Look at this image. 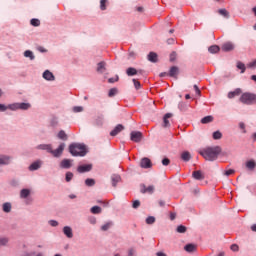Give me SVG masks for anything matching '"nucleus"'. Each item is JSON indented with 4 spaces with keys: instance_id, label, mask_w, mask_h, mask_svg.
Listing matches in <instances>:
<instances>
[{
    "instance_id": "f3484780",
    "label": "nucleus",
    "mask_w": 256,
    "mask_h": 256,
    "mask_svg": "<svg viewBox=\"0 0 256 256\" xmlns=\"http://www.w3.org/2000/svg\"><path fill=\"white\" fill-rule=\"evenodd\" d=\"M62 231L68 239H73V228L71 226H64Z\"/></svg>"
},
{
    "instance_id": "ea45409f",
    "label": "nucleus",
    "mask_w": 256,
    "mask_h": 256,
    "mask_svg": "<svg viewBox=\"0 0 256 256\" xmlns=\"http://www.w3.org/2000/svg\"><path fill=\"white\" fill-rule=\"evenodd\" d=\"M107 5H109V0H100L101 11H107Z\"/></svg>"
},
{
    "instance_id": "f704fd0d",
    "label": "nucleus",
    "mask_w": 256,
    "mask_h": 256,
    "mask_svg": "<svg viewBox=\"0 0 256 256\" xmlns=\"http://www.w3.org/2000/svg\"><path fill=\"white\" fill-rule=\"evenodd\" d=\"M101 211H102L101 206H93L90 209V212L92 213V215H99L101 214Z\"/></svg>"
},
{
    "instance_id": "8fccbe9b",
    "label": "nucleus",
    "mask_w": 256,
    "mask_h": 256,
    "mask_svg": "<svg viewBox=\"0 0 256 256\" xmlns=\"http://www.w3.org/2000/svg\"><path fill=\"white\" fill-rule=\"evenodd\" d=\"M132 82L134 83V87L137 91H139V89H141V82H139L137 79L133 78Z\"/></svg>"
},
{
    "instance_id": "6e6d98bb",
    "label": "nucleus",
    "mask_w": 256,
    "mask_h": 256,
    "mask_svg": "<svg viewBox=\"0 0 256 256\" xmlns=\"http://www.w3.org/2000/svg\"><path fill=\"white\" fill-rule=\"evenodd\" d=\"M48 224L51 226V227H59V222L57 220H49L48 221Z\"/></svg>"
},
{
    "instance_id": "0eeeda50",
    "label": "nucleus",
    "mask_w": 256,
    "mask_h": 256,
    "mask_svg": "<svg viewBox=\"0 0 256 256\" xmlns=\"http://www.w3.org/2000/svg\"><path fill=\"white\" fill-rule=\"evenodd\" d=\"M73 167V159L64 158L59 163V169H71Z\"/></svg>"
},
{
    "instance_id": "1a4fd4ad",
    "label": "nucleus",
    "mask_w": 256,
    "mask_h": 256,
    "mask_svg": "<svg viewBox=\"0 0 256 256\" xmlns=\"http://www.w3.org/2000/svg\"><path fill=\"white\" fill-rule=\"evenodd\" d=\"M140 167L142 169H151V167H153V162H151V159L144 157L140 160Z\"/></svg>"
},
{
    "instance_id": "ddd939ff",
    "label": "nucleus",
    "mask_w": 256,
    "mask_h": 256,
    "mask_svg": "<svg viewBox=\"0 0 256 256\" xmlns=\"http://www.w3.org/2000/svg\"><path fill=\"white\" fill-rule=\"evenodd\" d=\"M147 59L148 61H150V63H159V55L157 54V52H149L147 55Z\"/></svg>"
},
{
    "instance_id": "aec40b11",
    "label": "nucleus",
    "mask_w": 256,
    "mask_h": 256,
    "mask_svg": "<svg viewBox=\"0 0 256 256\" xmlns=\"http://www.w3.org/2000/svg\"><path fill=\"white\" fill-rule=\"evenodd\" d=\"M42 162L41 160H36L30 166L28 167L29 171H38V169H41Z\"/></svg>"
},
{
    "instance_id": "69168bd1",
    "label": "nucleus",
    "mask_w": 256,
    "mask_h": 256,
    "mask_svg": "<svg viewBox=\"0 0 256 256\" xmlns=\"http://www.w3.org/2000/svg\"><path fill=\"white\" fill-rule=\"evenodd\" d=\"M140 187H141L140 193H143V194L147 193V186H145V184H140Z\"/></svg>"
},
{
    "instance_id": "a878e982",
    "label": "nucleus",
    "mask_w": 256,
    "mask_h": 256,
    "mask_svg": "<svg viewBox=\"0 0 256 256\" xmlns=\"http://www.w3.org/2000/svg\"><path fill=\"white\" fill-rule=\"evenodd\" d=\"M104 119L105 116H103V114L98 115L94 121V125H96L97 127L103 126Z\"/></svg>"
},
{
    "instance_id": "de8ad7c7",
    "label": "nucleus",
    "mask_w": 256,
    "mask_h": 256,
    "mask_svg": "<svg viewBox=\"0 0 256 256\" xmlns=\"http://www.w3.org/2000/svg\"><path fill=\"white\" fill-rule=\"evenodd\" d=\"M51 127H57L59 125V119L57 117H53L50 121Z\"/></svg>"
},
{
    "instance_id": "393cba45",
    "label": "nucleus",
    "mask_w": 256,
    "mask_h": 256,
    "mask_svg": "<svg viewBox=\"0 0 256 256\" xmlns=\"http://www.w3.org/2000/svg\"><path fill=\"white\" fill-rule=\"evenodd\" d=\"M184 250L187 253H194V251H197V246L193 243H189L184 246Z\"/></svg>"
},
{
    "instance_id": "13d9d810",
    "label": "nucleus",
    "mask_w": 256,
    "mask_h": 256,
    "mask_svg": "<svg viewBox=\"0 0 256 256\" xmlns=\"http://www.w3.org/2000/svg\"><path fill=\"white\" fill-rule=\"evenodd\" d=\"M233 174H235V169H229L224 172V175H226V177H229L230 175Z\"/></svg>"
},
{
    "instance_id": "bf43d9fd",
    "label": "nucleus",
    "mask_w": 256,
    "mask_h": 256,
    "mask_svg": "<svg viewBox=\"0 0 256 256\" xmlns=\"http://www.w3.org/2000/svg\"><path fill=\"white\" fill-rule=\"evenodd\" d=\"M119 81V75H116L115 78H109L108 83H117Z\"/></svg>"
},
{
    "instance_id": "72a5a7b5",
    "label": "nucleus",
    "mask_w": 256,
    "mask_h": 256,
    "mask_svg": "<svg viewBox=\"0 0 256 256\" xmlns=\"http://www.w3.org/2000/svg\"><path fill=\"white\" fill-rule=\"evenodd\" d=\"M219 15H222V17H225V19H229V17H231V15L229 14V11H227V9L225 8H221L218 10Z\"/></svg>"
},
{
    "instance_id": "0e129e2a",
    "label": "nucleus",
    "mask_w": 256,
    "mask_h": 256,
    "mask_svg": "<svg viewBox=\"0 0 256 256\" xmlns=\"http://www.w3.org/2000/svg\"><path fill=\"white\" fill-rule=\"evenodd\" d=\"M230 249H231V251L237 252V251H239V245H237V244H232V245L230 246Z\"/></svg>"
},
{
    "instance_id": "cd10ccee",
    "label": "nucleus",
    "mask_w": 256,
    "mask_h": 256,
    "mask_svg": "<svg viewBox=\"0 0 256 256\" xmlns=\"http://www.w3.org/2000/svg\"><path fill=\"white\" fill-rule=\"evenodd\" d=\"M256 167V162L255 160H248L246 161V168L248 171H253Z\"/></svg>"
},
{
    "instance_id": "7ed1b4c3",
    "label": "nucleus",
    "mask_w": 256,
    "mask_h": 256,
    "mask_svg": "<svg viewBox=\"0 0 256 256\" xmlns=\"http://www.w3.org/2000/svg\"><path fill=\"white\" fill-rule=\"evenodd\" d=\"M29 111L31 109V103L29 102H16L9 105L1 104V112L6 113V115H11L9 111Z\"/></svg>"
},
{
    "instance_id": "052dcab7",
    "label": "nucleus",
    "mask_w": 256,
    "mask_h": 256,
    "mask_svg": "<svg viewBox=\"0 0 256 256\" xmlns=\"http://www.w3.org/2000/svg\"><path fill=\"white\" fill-rule=\"evenodd\" d=\"M35 255H37V253L35 251L22 253V256H35Z\"/></svg>"
},
{
    "instance_id": "79ce46f5",
    "label": "nucleus",
    "mask_w": 256,
    "mask_h": 256,
    "mask_svg": "<svg viewBox=\"0 0 256 256\" xmlns=\"http://www.w3.org/2000/svg\"><path fill=\"white\" fill-rule=\"evenodd\" d=\"M86 187H95V179L93 178H87L85 180Z\"/></svg>"
},
{
    "instance_id": "39448f33",
    "label": "nucleus",
    "mask_w": 256,
    "mask_h": 256,
    "mask_svg": "<svg viewBox=\"0 0 256 256\" xmlns=\"http://www.w3.org/2000/svg\"><path fill=\"white\" fill-rule=\"evenodd\" d=\"M239 101L243 103V105H256V94L245 92L240 96Z\"/></svg>"
},
{
    "instance_id": "774afa93",
    "label": "nucleus",
    "mask_w": 256,
    "mask_h": 256,
    "mask_svg": "<svg viewBox=\"0 0 256 256\" xmlns=\"http://www.w3.org/2000/svg\"><path fill=\"white\" fill-rule=\"evenodd\" d=\"M239 127H240V129L243 130V133H247V130H245V123L240 122V123H239Z\"/></svg>"
},
{
    "instance_id": "f03ea898",
    "label": "nucleus",
    "mask_w": 256,
    "mask_h": 256,
    "mask_svg": "<svg viewBox=\"0 0 256 256\" xmlns=\"http://www.w3.org/2000/svg\"><path fill=\"white\" fill-rule=\"evenodd\" d=\"M65 142H62L59 144L57 149L53 150L52 144H40L36 147L39 151H46L47 153H50L55 159H59L63 155V152L65 151Z\"/></svg>"
},
{
    "instance_id": "6ab92c4d",
    "label": "nucleus",
    "mask_w": 256,
    "mask_h": 256,
    "mask_svg": "<svg viewBox=\"0 0 256 256\" xmlns=\"http://www.w3.org/2000/svg\"><path fill=\"white\" fill-rule=\"evenodd\" d=\"M171 117H173V113H166L164 116H163V124H162V127H171V123H169V119H171Z\"/></svg>"
},
{
    "instance_id": "58836bf2",
    "label": "nucleus",
    "mask_w": 256,
    "mask_h": 256,
    "mask_svg": "<svg viewBox=\"0 0 256 256\" xmlns=\"http://www.w3.org/2000/svg\"><path fill=\"white\" fill-rule=\"evenodd\" d=\"M74 174L71 171L66 172L65 174V181L66 183H71L73 181Z\"/></svg>"
},
{
    "instance_id": "e2e57ef3",
    "label": "nucleus",
    "mask_w": 256,
    "mask_h": 256,
    "mask_svg": "<svg viewBox=\"0 0 256 256\" xmlns=\"http://www.w3.org/2000/svg\"><path fill=\"white\" fill-rule=\"evenodd\" d=\"M196 95H198L199 97H201V89H199V86H197L196 84L193 86Z\"/></svg>"
},
{
    "instance_id": "c756f323",
    "label": "nucleus",
    "mask_w": 256,
    "mask_h": 256,
    "mask_svg": "<svg viewBox=\"0 0 256 256\" xmlns=\"http://www.w3.org/2000/svg\"><path fill=\"white\" fill-rule=\"evenodd\" d=\"M29 195H31V190L24 188L20 191V197L21 199H27V197H29Z\"/></svg>"
},
{
    "instance_id": "f8f14e48",
    "label": "nucleus",
    "mask_w": 256,
    "mask_h": 256,
    "mask_svg": "<svg viewBox=\"0 0 256 256\" xmlns=\"http://www.w3.org/2000/svg\"><path fill=\"white\" fill-rule=\"evenodd\" d=\"M121 131H125V126L123 124H118L116 127L110 132L111 137H117Z\"/></svg>"
},
{
    "instance_id": "a18cd8bd",
    "label": "nucleus",
    "mask_w": 256,
    "mask_h": 256,
    "mask_svg": "<svg viewBox=\"0 0 256 256\" xmlns=\"http://www.w3.org/2000/svg\"><path fill=\"white\" fill-rule=\"evenodd\" d=\"M169 61H170V63H175V61H177V52L176 51H172L170 53Z\"/></svg>"
},
{
    "instance_id": "7c9ffc66",
    "label": "nucleus",
    "mask_w": 256,
    "mask_h": 256,
    "mask_svg": "<svg viewBox=\"0 0 256 256\" xmlns=\"http://www.w3.org/2000/svg\"><path fill=\"white\" fill-rule=\"evenodd\" d=\"M12 207L13 206L10 202H5L4 204H2V210L4 211V213H11Z\"/></svg>"
},
{
    "instance_id": "20e7f679",
    "label": "nucleus",
    "mask_w": 256,
    "mask_h": 256,
    "mask_svg": "<svg viewBox=\"0 0 256 256\" xmlns=\"http://www.w3.org/2000/svg\"><path fill=\"white\" fill-rule=\"evenodd\" d=\"M68 152L72 157H85L89 153V148L85 143L74 142L68 146Z\"/></svg>"
},
{
    "instance_id": "9b49d317",
    "label": "nucleus",
    "mask_w": 256,
    "mask_h": 256,
    "mask_svg": "<svg viewBox=\"0 0 256 256\" xmlns=\"http://www.w3.org/2000/svg\"><path fill=\"white\" fill-rule=\"evenodd\" d=\"M179 73L180 71L177 66H171L168 72V77H172V79H178Z\"/></svg>"
},
{
    "instance_id": "9d476101",
    "label": "nucleus",
    "mask_w": 256,
    "mask_h": 256,
    "mask_svg": "<svg viewBox=\"0 0 256 256\" xmlns=\"http://www.w3.org/2000/svg\"><path fill=\"white\" fill-rule=\"evenodd\" d=\"M221 49L224 53H230V51L235 50V44H233V42L231 41L225 42L224 44H222Z\"/></svg>"
},
{
    "instance_id": "2eb2a0df",
    "label": "nucleus",
    "mask_w": 256,
    "mask_h": 256,
    "mask_svg": "<svg viewBox=\"0 0 256 256\" xmlns=\"http://www.w3.org/2000/svg\"><path fill=\"white\" fill-rule=\"evenodd\" d=\"M97 73H105L107 71V62L105 61H101L97 64V68H96Z\"/></svg>"
},
{
    "instance_id": "37998d69",
    "label": "nucleus",
    "mask_w": 256,
    "mask_h": 256,
    "mask_svg": "<svg viewBox=\"0 0 256 256\" xmlns=\"http://www.w3.org/2000/svg\"><path fill=\"white\" fill-rule=\"evenodd\" d=\"M119 93V89L114 87V88H111L108 92V97H115V95H118Z\"/></svg>"
},
{
    "instance_id": "09e8293b",
    "label": "nucleus",
    "mask_w": 256,
    "mask_h": 256,
    "mask_svg": "<svg viewBox=\"0 0 256 256\" xmlns=\"http://www.w3.org/2000/svg\"><path fill=\"white\" fill-rule=\"evenodd\" d=\"M111 225H113V223L108 222L104 225L101 226V231H109V229L111 228Z\"/></svg>"
},
{
    "instance_id": "a211bd4d",
    "label": "nucleus",
    "mask_w": 256,
    "mask_h": 256,
    "mask_svg": "<svg viewBox=\"0 0 256 256\" xmlns=\"http://www.w3.org/2000/svg\"><path fill=\"white\" fill-rule=\"evenodd\" d=\"M193 179H196V181H203L205 179V175L201 170H196L192 172Z\"/></svg>"
},
{
    "instance_id": "4468645a",
    "label": "nucleus",
    "mask_w": 256,
    "mask_h": 256,
    "mask_svg": "<svg viewBox=\"0 0 256 256\" xmlns=\"http://www.w3.org/2000/svg\"><path fill=\"white\" fill-rule=\"evenodd\" d=\"M42 77L45 79V81H55V75L49 70H45L42 74Z\"/></svg>"
},
{
    "instance_id": "4d7b16f0",
    "label": "nucleus",
    "mask_w": 256,
    "mask_h": 256,
    "mask_svg": "<svg viewBox=\"0 0 256 256\" xmlns=\"http://www.w3.org/2000/svg\"><path fill=\"white\" fill-rule=\"evenodd\" d=\"M7 243H9V238H7V237L1 238V245L3 247L7 246Z\"/></svg>"
},
{
    "instance_id": "c03bdc74",
    "label": "nucleus",
    "mask_w": 256,
    "mask_h": 256,
    "mask_svg": "<svg viewBox=\"0 0 256 256\" xmlns=\"http://www.w3.org/2000/svg\"><path fill=\"white\" fill-rule=\"evenodd\" d=\"M30 25H32V27H39V25H41V20L37 18H32L30 20Z\"/></svg>"
},
{
    "instance_id": "4c0bfd02",
    "label": "nucleus",
    "mask_w": 256,
    "mask_h": 256,
    "mask_svg": "<svg viewBox=\"0 0 256 256\" xmlns=\"http://www.w3.org/2000/svg\"><path fill=\"white\" fill-rule=\"evenodd\" d=\"M237 69L241 70V73H245L247 71V67L245 66V63L238 61L236 64Z\"/></svg>"
},
{
    "instance_id": "473e14b6",
    "label": "nucleus",
    "mask_w": 256,
    "mask_h": 256,
    "mask_svg": "<svg viewBox=\"0 0 256 256\" xmlns=\"http://www.w3.org/2000/svg\"><path fill=\"white\" fill-rule=\"evenodd\" d=\"M24 57L30 59V61H35V54H33V51L31 50H26L24 52Z\"/></svg>"
},
{
    "instance_id": "dca6fc26",
    "label": "nucleus",
    "mask_w": 256,
    "mask_h": 256,
    "mask_svg": "<svg viewBox=\"0 0 256 256\" xmlns=\"http://www.w3.org/2000/svg\"><path fill=\"white\" fill-rule=\"evenodd\" d=\"M13 162V156L1 155V165H11Z\"/></svg>"
},
{
    "instance_id": "a19ab883",
    "label": "nucleus",
    "mask_w": 256,
    "mask_h": 256,
    "mask_svg": "<svg viewBox=\"0 0 256 256\" xmlns=\"http://www.w3.org/2000/svg\"><path fill=\"white\" fill-rule=\"evenodd\" d=\"M176 233H187V227L183 224H180L176 228Z\"/></svg>"
},
{
    "instance_id": "864d4df0",
    "label": "nucleus",
    "mask_w": 256,
    "mask_h": 256,
    "mask_svg": "<svg viewBox=\"0 0 256 256\" xmlns=\"http://www.w3.org/2000/svg\"><path fill=\"white\" fill-rule=\"evenodd\" d=\"M83 106H74L73 107V113H83Z\"/></svg>"
},
{
    "instance_id": "680f3d73",
    "label": "nucleus",
    "mask_w": 256,
    "mask_h": 256,
    "mask_svg": "<svg viewBox=\"0 0 256 256\" xmlns=\"http://www.w3.org/2000/svg\"><path fill=\"white\" fill-rule=\"evenodd\" d=\"M10 185L12 187H19V180H15V179L11 180Z\"/></svg>"
},
{
    "instance_id": "4be33fe9",
    "label": "nucleus",
    "mask_w": 256,
    "mask_h": 256,
    "mask_svg": "<svg viewBox=\"0 0 256 256\" xmlns=\"http://www.w3.org/2000/svg\"><path fill=\"white\" fill-rule=\"evenodd\" d=\"M111 183L112 187H117V183H121V175L119 174H112L111 175Z\"/></svg>"
},
{
    "instance_id": "bb28decb",
    "label": "nucleus",
    "mask_w": 256,
    "mask_h": 256,
    "mask_svg": "<svg viewBox=\"0 0 256 256\" xmlns=\"http://www.w3.org/2000/svg\"><path fill=\"white\" fill-rule=\"evenodd\" d=\"M208 51L212 55H215L221 51V47H219V45H212V46L208 47Z\"/></svg>"
},
{
    "instance_id": "2f4dec72",
    "label": "nucleus",
    "mask_w": 256,
    "mask_h": 256,
    "mask_svg": "<svg viewBox=\"0 0 256 256\" xmlns=\"http://www.w3.org/2000/svg\"><path fill=\"white\" fill-rule=\"evenodd\" d=\"M213 119V116L208 115L203 117L200 122L202 123V125H207L208 123H213Z\"/></svg>"
},
{
    "instance_id": "3c124183",
    "label": "nucleus",
    "mask_w": 256,
    "mask_h": 256,
    "mask_svg": "<svg viewBox=\"0 0 256 256\" xmlns=\"http://www.w3.org/2000/svg\"><path fill=\"white\" fill-rule=\"evenodd\" d=\"M141 207V201L139 200H134L132 202V209H139Z\"/></svg>"
},
{
    "instance_id": "c9c22d12",
    "label": "nucleus",
    "mask_w": 256,
    "mask_h": 256,
    "mask_svg": "<svg viewBox=\"0 0 256 256\" xmlns=\"http://www.w3.org/2000/svg\"><path fill=\"white\" fill-rule=\"evenodd\" d=\"M212 137H213L214 141H219V139L223 138V133H221V131H219V130L214 131L212 134Z\"/></svg>"
},
{
    "instance_id": "e433bc0d",
    "label": "nucleus",
    "mask_w": 256,
    "mask_h": 256,
    "mask_svg": "<svg viewBox=\"0 0 256 256\" xmlns=\"http://www.w3.org/2000/svg\"><path fill=\"white\" fill-rule=\"evenodd\" d=\"M178 109H179V111L185 112L189 109V105L185 102H180L178 104Z\"/></svg>"
},
{
    "instance_id": "b1692460",
    "label": "nucleus",
    "mask_w": 256,
    "mask_h": 256,
    "mask_svg": "<svg viewBox=\"0 0 256 256\" xmlns=\"http://www.w3.org/2000/svg\"><path fill=\"white\" fill-rule=\"evenodd\" d=\"M126 75L128 77H135V75H139V71H137V69L134 67H128L126 69Z\"/></svg>"
},
{
    "instance_id": "603ef678",
    "label": "nucleus",
    "mask_w": 256,
    "mask_h": 256,
    "mask_svg": "<svg viewBox=\"0 0 256 256\" xmlns=\"http://www.w3.org/2000/svg\"><path fill=\"white\" fill-rule=\"evenodd\" d=\"M171 164V160L168 158V157H164L163 159H162V165L164 166V167H167V166H169Z\"/></svg>"
},
{
    "instance_id": "338daca9",
    "label": "nucleus",
    "mask_w": 256,
    "mask_h": 256,
    "mask_svg": "<svg viewBox=\"0 0 256 256\" xmlns=\"http://www.w3.org/2000/svg\"><path fill=\"white\" fill-rule=\"evenodd\" d=\"M250 69H256V59L248 64Z\"/></svg>"
},
{
    "instance_id": "5fc2aeb1",
    "label": "nucleus",
    "mask_w": 256,
    "mask_h": 256,
    "mask_svg": "<svg viewBox=\"0 0 256 256\" xmlns=\"http://www.w3.org/2000/svg\"><path fill=\"white\" fill-rule=\"evenodd\" d=\"M146 193H149V195H153L155 193V186L150 185L146 188Z\"/></svg>"
},
{
    "instance_id": "49530a36",
    "label": "nucleus",
    "mask_w": 256,
    "mask_h": 256,
    "mask_svg": "<svg viewBox=\"0 0 256 256\" xmlns=\"http://www.w3.org/2000/svg\"><path fill=\"white\" fill-rule=\"evenodd\" d=\"M155 221H156L155 216H148L146 218V224L147 225H153L155 223Z\"/></svg>"
},
{
    "instance_id": "c85d7f7f",
    "label": "nucleus",
    "mask_w": 256,
    "mask_h": 256,
    "mask_svg": "<svg viewBox=\"0 0 256 256\" xmlns=\"http://www.w3.org/2000/svg\"><path fill=\"white\" fill-rule=\"evenodd\" d=\"M57 137L61 141H67L69 139V136L67 135V133H65V130H60L57 134Z\"/></svg>"
},
{
    "instance_id": "6e6552de",
    "label": "nucleus",
    "mask_w": 256,
    "mask_h": 256,
    "mask_svg": "<svg viewBox=\"0 0 256 256\" xmlns=\"http://www.w3.org/2000/svg\"><path fill=\"white\" fill-rule=\"evenodd\" d=\"M76 171L81 174L89 173L93 171V164H81L77 167Z\"/></svg>"
},
{
    "instance_id": "f257e3e1",
    "label": "nucleus",
    "mask_w": 256,
    "mask_h": 256,
    "mask_svg": "<svg viewBox=\"0 0 256 256\" xmlns=\"http://www.w3.org/2000/svg\"><path fill=\"white\" fill-rule=\"evenodd\" d=\"M221 146H208L199 151V155H201L206 161H217L219 159V155H221Z\"/></svg>"
},
{
    "instance_id": "423d86ee",
    "label": "nucleus",
    "mask_w": 256,
    "mask_h": 256,
    "mask_svg": "<svg viewBox=\"0 0 256 256\" xmlns=\"http://www.w3.org/2000/svg\"><path fill=\"white\" fill-rule=\"evenodd\" d=\"M130 140H132L134 143H141V141H143V132L132 131L130 133Z\"/></svg>"
},
{
    "instance_id": "5701e85b",
    "label": "nucleus",
    "mask_w": 256,
    "mask_h": 256,
    "mask_svg": "<svg viewBox=\"0 0 256 256\" xmlns=\"http://www.w3.org/2000/svg\"><path fill=\"white\" fill-rule=\"evenodd\" d=\"M180 158L182 159V161H184V163H189V161H191V152L183 151Z\"/></svg>"
},
{
    "instance_id": "412c9836",
    "label": "nucleus",
    "mask_w": 256,
    "mask_h": 256,
    "mask_svg": "<svg viewBox=\"0 0 256 256\" xmlns=\"http://www.w3.org/2000/svg\"><path fill=\"white\" fill-rule=\"evenodd\" d=\"M243 91L241 88H236L234 91H230L227 95L228 99H235V97H239Z\"/></svg>"
}]
</instances>
